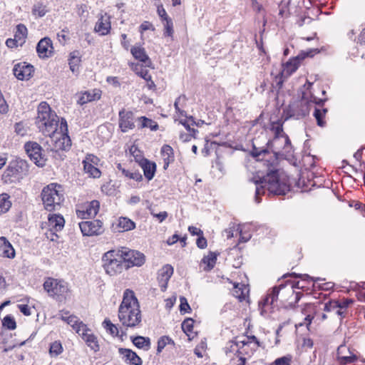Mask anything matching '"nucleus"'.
I'll return each mask as SVG.
<instances>
[{
    "label": "nucleus",
    "mask_w": 365,
    "mask_h": 365,
    "mask_svg": "<svg viewBox=\"0 0 365 365\" xmlns=\"http://www.w3.org/2000/svg\"><path fill=\"white\" fill-rule=\"evenodd\" d=\"M267 161L268 164L266 175L259 170L250 178V181L256 185L255 201L257 203L260 202L259 196L264 195L265 190L278 195H285L289 190L287 176L277 168V158H274L272 161Z\"/></svg>",
    "instance_id": "f257e3e1"
},
{
    "label": "nucleus",
    "mask_w": 365,
    "mask_h": 365,
    "mask_svg": "<svg viewBox=\"0 0 365 365\" xmlns=\"http://www.w3.org/2000/svg\"><path fill=\"white\" fill-rule=\"evenodd\" d=\"M118 319L123 326L135 327L141 322L140 306L133 291L127 289L118 308Z\"/></svg>",
    "instance_id": "f03ea898"
},
{
    "label": "nucleus",
    "mask_w": 365,
    "mask_h": 365,
    "mask_svg": "<svg viewBox=\"0 0 365 365\" xmlns=\"http://www.w3.org/2000/svg\"><path fill=\"white\" fill-rule=\"evenodd\" d=\"M36 124L44 135H51L58 129L59 118L50 106L42 102L38 107Z\"/></svg>",
    "instance_id": "7ed1b4c3"
},
{
    "label": "nucleus",
    "mask_w": 365,
    "mask_h": 365,
    "mask_svg": "<svg viewBox=\"0 0 365 365\" xmlns=\"http://www.w3.org/2000/svg\"><path fill=\"white\" fill-rule=\"evenodd\" d=\"M295 285L292 283L281 284L278 287H274L270 290L264 299L259 303V306L265 307L272 305L278 300L284 303L290 299L295 294L294 302H297L300 299V292L294 293Z\"/></svg>",
    "instance_id": "20e7f679"
},
{
    "label": "nucleus",
    "mask_w": 365,
    "mask_h": 365,
    "mask_svg": "<svg viewBox=\"0 0 365 365\" xmlns=\"http://www.w3.org/2000/svg\"><path fill=\"white\" fill-rule=\"evenodd\" d=\"M29 173V164L26 160L16 158L11 160L1 175L4 184L10 185L22 180Z\"/></svg>",
    "instance_id": "39448f33"
},
{
    "label": "nucleus",
    "mask_w": 365,
    "mask_h": 365,
    "mask_svg": "<svg viewBox=\"0 0 365 365\" xmlns=\"http://www.w3.org/2000/svg\"><path fill=\"white\" fill-rule=\"evenodd\" d=\"M41 198L46 210L52 212L58 210L63 200L62 186L57 183L48 185L41 192Z\"/></svg>",
    "instance_id": "423d86ee"
},
{
    "label": "nucleus",
    "mask_w": 365,
    "mask_h": 365,
    "mask_svg": "<svg viewBox=\"0 0 365 365\" xmlns=\"http://www.w3.org/2000/svg\"><path fill=\"white\" fill-rule=\"evenodd\" d=\"M317 101L316 97L312 96L309 99L307 93H303L300 100L292 102L284 111L285 120L290 118L299 119L306 116L309 113L311 103H318Z\"/></svg>",
    "instance_id": "0eeeda50"
},
{
    "label": "nucleus",
    "mask_w": 365,
    "mask_h": 365,
    "mask_svg": "<svg viewBox=\"0 0 365 365\" xmlns=\"http://www.w3.org/2000/svg\"><path fill=\"white\" fill-rule=\"evenodd\" d=\"M102 262L106 272L110 276L121 273L126 266L119 250L106 252L102 257Z\"/></svg>",
    "instance_id": "6e6552de"
},
{
    "label": "nucleus",
    "mask_w": 365,
    "mask_h": 365,
    "mask_svg": "<svg viewBox=\"0 0 365 365\" xmlns=\"http://www.w3.org/2000/svg\"><path fill=\"white\" fill-rule=\"evenodd\" d=\"M53 143V149L56 150H67L71 146V140L68 135L67 122L61 119L59 130L56 129L55 133L48 135Z\"/></svg>",
    "instance_id": "1a4fd4ad"
},
{
    "label": "nucleus",
    "mask_w": 365,
    "mask_h": 365,
    "mask_svg": "<svg viewBox=\"0 0 365 365\" xmlns=\"http://www.w3.org/2000/svg\"><path fill=\"white\" fill-rule=\"evenodd\" d=\"M268 145L273 152V155H270L272 160L277 158L278 161L279 158H285L292 153V145L287 135L274 137L272 140L269 142Z\"/></svg>",
    "instance_id": "9d476101"
},
{
    "label": "nucleus",
    "mask_w": 365,
    "mask_h": 365,
    "mask_svg": "<svg viewBox=\"0 0 365 365\" xmlns=\"http://www.w3.org/2000/svg\"><path fill=\"white\" fill-rule=\"evenodd\" d=\"M43 288L49 296L58 299L65 297L69 291L66 282L53 278H48L43 283Z\"/></svg>",
    "instance_id": "9b49d317"
},
{
    "label": "nucleus",
    "mask_w": 365,
    "mask_h": 365,
    "mask_svg": "<svg viewBox=\"0 0 365 365\" xmlns=\"http://www.w3.org/2000/svg\"><path fill=\"white\" fill-rule=\"evenodd\" d=\"M24 148L31 160L37 166L43 167L45 165L46 159L43 153V149L38 143L27 142L24 145Z\"/></svg>",
    "instance_id": "f8f14e48"
},
{
    "label": "nucleus",
    "mask_w": 365,
    "mask_h": 365,
    "mask_svg": "<svg viewBox=\"0 0 365 365\" xmlns=\"http://www.w3.org/2000/svg\"><path fill=\"white\" fill-rule=\"evenodd\" d=\"M119 252L125 264H126V269L130 266L140 267L145 263V255L138 251L122 248L119 250Z\"/></svg>",
    "instance_id": "ddd939ff"
},
{
    "label": "nucleus",
    "mask_w": 365,
    "mask_h": 365,
    "mask_svg": "<svg viewBox=\"0 0 365 365\" xmlns=\"http://www.w3.org/2000/svg\"><path fill=\"white\" fill-rule=\"evenodd\" d=\"M357 351L346 344H341L336 351V359L340 365H347L355 362L357 359Z\"/></svg>",
    "instance_id": "4468645a"
},
{
    "label": "nucleus",
    "mask_w": 365,
    "mask_h": 365,
    "mask_svg": "<svg viewBox=\"0 0 365 365\" xmlns=\"http://www.w3.org/2000/svg\"><path fill=\"white\" fill-rule=\"evenodd\" d=\"M79 227L84 236L99 235L103 232V222L98 220L81 222Z\"/></svg>",
    "instance_id": "2eb2a0df"
},
{
    "label": "nucleus",
    "mask_w": 365,
    "mask_h": 365,
    "mask_svg": "<svg viewBox=\"0 0 365 365\" xmlns=\"http://www.w3.org/2000/svg\"><path fill=\"white\" fill-rule=\"evenodd\" d=\"M99 207L100 203L97 200L86 202L76 210V215L78 217L81 219L95 217L98 212Z\"/></svg>",
    "instance_id": "dca6fc26"
},
{
    "label": "nucleus",
    "mask_w": 365,
    "mask_h": 365,
    "mask_svg": "<svg viewBox=\"0 0 365 365\" xmlns=\"http://www.w3.org/2000/svg\"><path fill=\"white\" fill-rule=\"evenodd\" d=\"M119 128L126 133L135 128L134 114L132 111L123 108L119 111Z\"/></svg>",
    "instance_id": "f3484780"
},
{
    "label": "nucleus",
    "mask_w": 365,
    "mask_h": 365,
    "mask_svg": "<svg viewBox=\"0 0 365 365\" xmlns=\"http://www.w3.org/2000/svg\"><path fill=\"white\" fill-rule=\"evenodd\" d=\"M34 67L26 63H19L14 66L13 72L19 80H28L33 74Z\"/></svg>",
    "instance_id": "a211bd4d"
},
{
    "label": "nucleus",
    "mask_w": 365,
    "mask_h": 365,
    "mask_svg": "<svg viewBox=\"0 0 365 365\" xmlns=\"http://www.w3.org/2000/svg\"><path fill=\"white\" fill-rule=\"evenodd\" d=\"M173 274V267L170 264L163 266L158 272V282L162 289L165 290L167 287L168 282Z\"/></svg>",
    "instance_id": "6ab92c4d"
},
{
    "label": "nucleus",
    "mask_w": 365,
    "mask_h": 365,
    "mask_svg": "<svg viewBox=\"0 0 365 365\" xmlns=\"http://www.w3.org/2000/svg\"><path fill=\"white\" fill-rule=\"evenodd\" d=\"M118 352L120 355L122 356V359L124 361L131 364V365H141L142 360L137 355V354L133 351L130 349L120 348L118 349Z\"/></svg>",
    "instance_id": "aec40b11"
},
{
    "label": "nucleus",
    "mask_w": 365,
    "mask_h": 365,
    "mask_svg": "<svg viewBox=\"0 0 365 365\" xmlns=\"http://www.w3.org/2000/svg\"><path fill=\"white\" fill-rule=\"evenodd\" d=\"M110 16L105 14L101 15L95 26V31L101 35L104 36L109 33L110 30Z\"/></svg>",
    "instance_id": "412c9836"
},
{
    "label": "nucleus",
    "mask_w": 365,
    "mask_h": 365,
    "mask_svg": "<svg viewBox=\"0 0 365 365\" xmlns=\"http://www.w3.org/2000/svg\"><path fill=\"white\" fill-rule=\"evenodd\" d=\"M85 331H80L79 335L86 342L87 345L94 351L99 350V346L96 336L92 333L91 330L86 327Z\"/></svg>",
    "instance_id": "4be33fe9"
},
{
    "label": "nucleus",
    "mask_w": 365,
    "mask_h": 365,
    "mask_svg": "<svg viewBox=\"0 0 365 365\" xmlns=\"http://www.w3.org/2000/svg\"><path fill=\"white\" fill-rule=\"evenodd\" d=\"M52 43L49 38H42L37 44L36 51L40 58H47L51 53Z\"/></svg>",
    "instance_id": "5701e85b"
},
{
    "label": "nucleus",
    "mask_w": 365,
    "mask_h": 365,
    "mask_svg": "<svg viewBox=\"0 0 365 365\" xmlns=\"http://www.w3.org/2000/svg\"><path fill=\"white\" fill-rule=\"evenodd\" d=\"M0 256L9 259L15 257V250L5 237H0Z\"/></svg>",
    "instance_id": "b1692460"
},
{
    "label": "nucleus",
    "mask_w": 365,
    "mask_h": 365,
    "mask_svg": "<svg viewBox=\"0 0 365 365\" xmlns=\"http://www.w3.org/2000/svg\"><path fill=\"white\" fill-rule=\"evenodd\" d=\"M48 227L51 231L61 230L65 224L64 218L62 215L58 214L49 215L48 217Z\"/></svg>",
    "instance_id": "393cba45"
},
{
    "label": "nucleus",
    "mask_w": 365,
    "mask_h": 365,
    "mask_svg": "<svg viewBox=\"0 0 365 365\" xmlns=\"http://www.w3.org/2000/svg\"><path fill=\"white\" fill-rule=\"evenodd\" d=\"M135 228V223L128 217H120L116 222L118 232H123L133 230Z\"/></svg>",
    "instance_id": "a878e982"
},
{
    "label": "nucleus",
    "mask_w": 365,
    "mask_h": 365,
    "mask_svg": "<svg viewBox=\"0 0 365 365\" xmlns=\"http://www.w3.org/2000/svg\"><path fill=\"white\" fill-rule=\"evenodd\" d=\"M139 165L143 170L145 177L150 180L155 175L156 170V165L147 159H142L139 162Z\"/></svg>",
    "instance_id": "bb28decb"
},
{
    "label": "nucleus",
    "mask_w": 365,
    "mask_h": 365,
    "mask_svg": "<svg viewBox=\"0 0 365 365\" xmlns=\"http://www.w3.org/2000/svg\"><path fill=\"white\" fill-rule=\"evenodd\" d=\"M217 254L210 252L207 255L204 256L200 262V267H203L204 271L211 270L215 265Z\"/></svg>",
    "instance_id": "cd10ccee"
},
{
    "label": "nucleus",
    "mask_w": 365,
    "mask_h": 365,
    "mask_svg": "<svg viewBox=\"0 0 365 365\" xmlns=\"http://www.w3.org/2000/svg\"><path fill=\"white\" fill-rule=\"evenodd\" d=\"M300 59L297 57L291 59L284 66L282 76L288 77L295 72L299 66Z\"/></svg>",
    "instance_id": "c85d7f7f"
},
{
    "label": "nucleus",
    "mask_w": 365,
    "mask_h": 365,
    "mask_svg": "<svg viewBox=\"0 0 365 365\" xmlns=\"http://www.w3.org/2000/svg\"><path fill=\"white\" fill-rule=\"evenodd\" d=\"M250 289L249 287L243 284H235L232 294L235 297L239 299V301L242 302L245 300L248 296Z\"/></svg>",
    "instance_id": "c756f323"
},
{
    "label": "nucleus",
    "mask_w": 365,
    "mask_h": 365,
    "mask_svg": "<svg viewBox=\"0 0 365 365\" xmlns=\"http://www.w3.org/2000/svg\"><path fill=\"white\" fill-rule=\"evenodd\" d=\"M131 53L135 59L143 62L146 66L150 64V61L143 48L140 46H133L131 48Z\"/></svg>",
    "instance_id": "7c9ffc66"
},
{
    "label": "nucleus",
    "mask_w": 365,
    "mask_h": 365,
    "mask_svg": "<svg viewBox=\"0 0 365 365\" xmlns=\"http://www.w3.org/2000/svg\"><path fill=\"white\" fill-rule=\"evenodd\" d=\"M100 97L101 94L99 91L93 90L91 91H85L79 96L78 99V103L80 105H83L88 102L99 99Z\"/></svg>",
    "instance_id": "2f4dec72"
},
{
    "label": "nucleus",
    "mask_w": 365,
    "mask_h": 365,
    "mask_svg": "<svg viewBox=\"0 0 365 365\" xmlns=\"http://www.w3.org/2000/svg\"><path fill=\"white\" fill-rule=\"evenodd\" d=\"M252 155L254 158H257V160L263 163V165L267 167L268 162L267 160L272 161V158H270V155L266 149H258L254 147Z\"/></svg>",
    "instance_id": "473e14b6"
},
{
    "label": "nucleus",
    "mask_w": 365,
    "mask_h": 365,
    "mask_svg": "<svg viewBox=\"0 0 365 365\" xmlns=\"http://www.w3.org/2000/svg\"><path fill=\"white\" fill-rule=\"evenodd\" d=\"M130 339L133 344L139 349L148 351L150 348V339L148 337L141 336H131Z\"/></svg>",
    "instance_id": "72a5a7b5"
},
{
    "label": "nucleus",
    "mask_w": 365,
    "mask_h": 365,
    "mask_svg": "<svg viewBox=\"0 0 365 365\" xmlns=\"http://www.w3.org/2000/svg\"><path fill=\"white\" fill-rule=\"evenodd\" d=\"M27 35L28 30L24 24H20L16 26L14 38L16 41H19L20 46H21L25 43Z\"/></svg>",
    "instance_id": "f704fd0d"
},
{
    "label": "nucleus",
    "mask_w": 365,
    "mask_h": 365,
    "mask_svg": "<svg viewBox=\"0 0 365 365\" xmlns=\"http://www.w3.org/2000/svg\"><path fill=\"white\" fill-rule=\"evenodd\" d=\"M67 323L70 324L73 329L79 334L80 331H85L86 325L82 322H80L77 317L69 315L67 318Z\"/></svg>",
    "instance_id": "c9c22d12"
},
{
    "label": "nucleus",
    "mask_w": 365,
    "mask_h": 365,
    "mask_svg": "<svg viewBox=\"0 0 365 365\" xmlns=\"http://www.w3.org/2000/svg\"><path fill=\"white\" fill-rule=\"evenodd\" d=\"M161 153L163 156L165 163L164 168H166L169 163L173 161V150L170 145H165L162 148Z\"/></svg>",
    "instance_id": "e433bc0d"
},
{
    "label": "nucleus",
    "mask_w": 365,
    "mask_h": 365,
    "mask_svg": "<svg viewBox=\"0 0 365 365\" xmlns=\"http://www.w3.org/2000/svg\"><path fill=\"white\" fill-rule=\"evenodd\" d=\"M10 196L7 193L0 195V213H6L11 207Z\"/></svg>",
    "instance_id": "4c0bfd02"
},
{
    "label": "nucleus",
    "mask_w": 365,
    "mask_h": 365,
    "mask_svg": "<svg viewBox=\"0 0 365 365\" xmlns=\"http://www.w3.org/2000/svg\"><path fill=\"white\" fill-rule=\"evenodd\" d=\"M314 311V307L312 304H306L304 307L302 308V312L304 314L306 315L304 319V324L306 326H309L312 320L313 319V316H312V313Z\"/></svg>",
    "instance_id": "58836bf2"
},
{
    "label": "nucleus",
    "mask_w": 365,
    "mask_h": 365,
    "mask_svg": "<svg viewBox=\"0 0 365 365\" xmlns=\"http://www.w3.org/2000/svg\"><path fill=\"white\" fill-rule=\"evenodd\" d=\"M80 62L81 57L79 56L78 51H75L71 53L69 59V66L72 72H75L78 69Z\"/></svg>",
    "instance_id": "ea45409f"
},
{
    "label": "nucleus",
    "mask_w": 365,
    "mask_h": 365,
    "mask_svg": "<svg viewBox=\"0 0 365 365\" xmlns=\"http://www.w3.org/2000/svg\"><path fill=\"white\" fill-rule=\"evenodd\" d=\"M186 97L184 95L180 96L175 101L174 106L176 112L179 113L180 116H185L186 113L182 109L186 103Z\"/></svg>",
    "instance_id": "a19ab883"
},
{
    "label": "nucleus",
    "mask_w": 365,
    "mask_h": 365,
    "mask_svg": "<svg viewBox=\"0 0 365 365\" xmlns=\"http://www.w3.org/2000/svg\"><path fill=\"white\" fill-rule=\"evenodd\" d=\"M138 120L140 121V128H149L151 130H157L158 128V123L151 119L143 116Z\"/></svg>",
    "instance_id": "79ce46f5"
},
{
    "label": "nucleus",
    "mask_w": 365,
    "mask_h": 365,
    "mask_svg": "<svg viewBox=\"0 0 365 365\" xmlns=\"http://www.w3.org/2000/svg\"><path fill=\"white\" fill-rule=\"evenodd\" d=\"M84 170L90 177L98 178L101 176V171L94 165L89 163H83Z\"/></svg>",
    "instance_id": "37998d69"
},
{
    "label": "nucleus",
    "mask_w": 365,
    "mask_h": 365,
    "mask_svg": "<svg viewBox=\"0 0 365 365\" xmlns=\"http://www.w3.org/2000/svg\"><path fill=\"white\" fill-rule=\"evenodd\" d=\"M248 227L247 226H243L242 227H237V233L240 234V241L242 242H247L252 237L251 234L248 231Z\"/></svg>",
    "instance_id": "c03bdc74"
},
{
    "label": "nucleus",
    "mask_w": 365,
    "mask_h": 365,
    "mask_svg": "<svg viewBox=\"0 0 365 365\" xmlns=\"http://www.w3.org/2000/svg\"><path fill=\"white\" fill-rule=\"evenodd\" d=\"M271 129L274 134V137H282L283 135H287L283 131L282 123L279 120L272 122Z\"/></svg>",
    "instance_id": "a18cd8bd"
},
{
    "label": "nucleus",
    "mask_w": 365,
    "mask_h": 365,
    "mask_svg": "<svg viewBox=\"0 0 365 365\" xmlns=\"http://www.w3.org/2000/svg\"><path fill=\"white\" fill-rule=\"evenodd\" d=\"M118 169L122 171V173L130 179H133L136 181H140L143 179L142 175L138 172H131L125 169L121 168V165H118Z\"/></svg>",
    "instance_id": "49530a36"
},
{
    "label": "nucleus",
    "mask_w": 365,
    "mask_h": 365,
    "mask_svg": "<svg viewBox=\"0 0 365 365\" xmlns=\"http://www.w3.org/2000/svg\"><path fill=\"white\" fill-rule=\"evenodd\" d=\"M103 327L113 336L118 334V329L109 319H106L103 322Z\"/></svg>",
    "instance_id": "de8ad7c7"
},
{
    "label": "nucleus",
    "mask_w": 365,
    "mask_h": 365,
    "mask_svg": "<svg viewBox=\"0 0 365 365\" xmlns=\"http://www.w3.org/2000/svg\"><path fill=\"white\" fill-rule=\"evenodd\" d=\"M193 324L194 321L192 319H187L182 323V329L189 338L192 332Z\"/></svg>",
    "instance_id": "09e8293b"
},
{
    "label": "nucleus",
    "mask_w": 365,
    "mask_h": 365,
    "mask_svg": "<svg viewBox=\"0 0 365 365\" xmlns=\"http://www.w3.org/2000/svg\"><path fill=\"white\" fill-rule=\"evenodd\" d=\"M327 110V109H319L315 108L314 115L317 119L318 125L322 127L325 125V121L323 120V118L324 117Z\"/></svg>",
    "instance_id": "8fccbe9b"
},
{
    "label": "nucleus",
    "mask_w": 365,
    "mask_h": 365,
    "mask_svg": "<svg viewBox=\"0 0 365 365\" xmlns=\"http://www.w3.org/2000/svg\"><path fill=\"white\" fill-rule=\"evenodd\" d=\"M174 344V341L168 336H164L160 337L158 341V353H160L167 344Z\"/></svg>",
    "instance_id": "3c124183"
},
{
    "label": "nucleus",
    "mask_w": 365,
    "mask_h": 365,
    "mask_svg": "<svg viewBox=\"0 0 365 365\" xmlns=\"http://www.w3.org/2000/svg\"><path fill=\"white\" fill-rule=\"evenodd\" d=\"M2 323L4 327H6L10 330H14L16 327V324L14 318L10 315L6 316L4 318Z\"/></svg>",
    "instance_id": "603ef678"
},
{
    "label": "nucleus",
    "mask_w": 365,
    "mask_h": 365,
    "mask_svg": "<svg viewBox=\"0 0 365 365\" xmlns=\"http://www.w3.org/2000/svg\"><path fill=\"white\" fill-rule=\"evenodd\" d=\"M32 12L34 15L42 17L47 13V9L43 4H38L34 6Z\"/></svg>",
    "instance_id": "864d4df0"
},
{
    "label": "nucleus",
    "mask_w": 365,
    "mask_h": 365,
    "mask_svg": "<svg viewBox=\"0 0 365 365\" xmlns=\"http://www.w3.org/2000/svg\"><path fill=\"white\" fill-rule=\"evenodd\" d=\"M63 351L61 344L58 341H54L50 346L49 352L51 356H58Z\"/></svg>",
    "instance_id": "5fc2aeb1"
},
{
    "label": "nucleus",
    "mask_w": 365,
    "mask_h": 365,
    "mask_svg": "<svg viewBox=\"0 0 365 365\" xmlns=\"http://www.w3.org/2000/svg\"><path fill=\"white\" fill-rule=\"evenodd\" d=\"M164 25V36H172L173 34V24L170 19H168L163 24Z\"/></svg>",
    "instance_id": "6e6d98bb"
},
{
    "label": "nucleus",
    "mask_w": 365,
    "mask_h": 365,
    "mask_svg": "<svg viewBox=\"0 0 365 365\" xmlns=\"http://www.w3.org/2000/svg\"><path fill=\"white\" fill-rule=\"evenodd\" d=\"M339 308L338 302L330 301L324 304V310L327 312H334Z\"/></svg>",
    "instance_id": "4d7b16f0"
},
{
    "label": "nucleus",
    "mask_w": 365,
    "mask_h": 365,
    "mask_svg": "<svg viewBox=\"0 0 365 365\" xmlns=\"http://www.w3.org/2000/svg\"><path fill=\"white\" fill-rule=\"evenodd\" d=\"M180 312H184V313L188 312V311L190 310V307L189 304L187 303V299L184 297H182L180 298Z\"/></svg>",
    "instance_id": "13d9d810"
},
{
    "label": "nucleus",
    "mask_w": 365,
    "mask_h": 365,
    "mask_svg": "<svg viewBox=\"0 0 365 365\" xmlns=\"http://www.w3.org/2000/svg\"><path fill=\"white\" fill-rule=\"evenodd\" d=\"M291 357L286 356L277 359L274 364V365H290Z\"/></svg>",
    "instance_id": "bf43d9fd"
},
{
    "label": "nucleus",
    "mask_w": 365,
    "mask_h": 365,
    "mask_svg": "<svg viewBox=\"0 0 365 365\" xmlns=\"http://www.w3.org/2000/svg\"><path fill=\"white\" fill-rule=\"evenodd\" d=\"M150 213L154 217L157 218L160 222H163L168 217V212L165 211L155 213L152 210Z\"/></svg>",
    "instance_id": "052dcab7"
},
{
    "label": "nucleus",
    "mask_w": 365,
    "mask_h": 365,
    "mask_svg": "<svg viewBox=\"0 0 365 365\" xmlns=\"http://www.w3.org/2000/svg\"><path fill=\"white\" fill-rule=\"evenodd\" d=\"M98 161L99 159L96 156L93 155H88L86 159L83 161V163L93 164L96 166Z\"/></svg>",
    "instance_id": "680f3d73"
},
{
    "label": "nucleus",
    "mask_w": 365,
    "mask_h": 365,
    "mask_svg": "<svg viewBox=\"0 0 365 365\" xmlns=\"http://www.w3.org/2000/svg\"><path fill=\"white\" fill-rule=\"evenodd\" d=\"M18 308L25 316H30L31 314V308L26 304H19Z\"/></svg>",
    "instance_id": "e2e57ef3"
},
{
    "label": "nucleus",
    "mask_w": 365,
    "mask_h": 365,
    "mask_svg": "<svg viewBox=\"0 0 365 365\" xmlns=\"http://www.w3.org/2000/svg\"><path fill=\"white\" fill-rule=\"evenodd\" d=\"M196 244L199 248L204 249L207 247V240L202 235H200Z\"/></svg>",
    "instance_id": "0e129e2a"
},
{
    "label": "nucleus",
    "mask_w": 365,
    "mask_h": 365,
    "mask_svg": "<svg viewBox=\"0 0 365 365\" xmlns=\"http://www.w3.org/2000/svg\"><path fill=\"white\" fill-rule=\"evenodd\" d=\"M353 300L350 299H346L342 300L341 302H338V305L339 309H346L351 304L353 303Z\"/></svg>",
    "instance_id": "69168bd1"
},
{
    "label": "nucleus",
    "mask_w": 365,
    "mask_h": 365,
    "mask_svg": "<svg viewBox=\"0 0 365 365\" xmlns=\"http://www.w3.org/2000/svg\"><path fill=\"white\" fill-rule=\"evenodd\" d=\"M158 14L163 21H165L168 19H170V18L168 17L165 10L162 6L158 8Z\"/></svg>",
    "instance_id": "338daca9"
},
{
    "label": "nucleus",
    "mask_w": 365,
    "mask_h": 365,
    "mask_svg": "<svg viewBox=\"0 0 365 365\" xmlns=\"http://www.w3.org/2000/svg\"><path fill=\"white\" fill-rule=\"evenodd\" d=\"M237 228H235V226L233 227H229L228 229H226L225 231H224V233L226 236V237L227 239H230V238H232L234 237V232H237Z\"/></svg>",
    "instance_id": "774afa93"
}]
</instances>
